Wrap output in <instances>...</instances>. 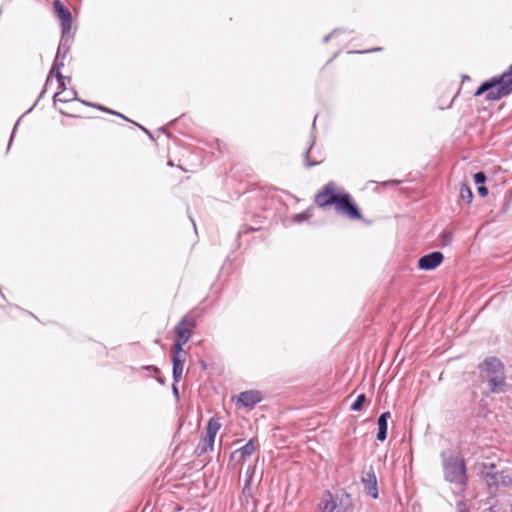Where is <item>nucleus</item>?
<instances>
[{"label": "nucleus", "mask_w": 512, "mask_h": 512, "mask_svg": "<svg viewBox=\"0 0 512 512\" xmlns=\"http://www.w3.org/2000/svg\"><path fill=\"white\" fill-rule=\"evenodd\" d=\"M314 203L321 209L333 206L338 214L351 220L362 219V213L352 195L334 181L326 183L315 194Z\"/></svg>", "instance_id": "obj_1"}, {"label": "nucleus", "mask_w": 512, "mask_h": 512, "mask_svg": "<svg viewBox=\"0 0 512 512\" xmlns=\"http://www.w3.org/2000/svg\"><path fill=\"white\" fill-rule=\"evenodd\" d=\"M478 369L488 394H502L509 390L505 366L500 359L488 357L478 365Z\"/></svg>", "instance_id": "obj_2"}, {"label": "nucleus", "mask_w": 512, "mask_h": 512, "mask_svg": "<svg viewBox=\"0 0 512 512\" xmlns=\"http://www.w3.org/2000/svg\"><path fill=\"white\" fill-rule=\"evenodd\" d=\"M512 93V66L499 76L484 81L475 91V96L486 94L485 99L496 101Z\"/></svg>", "instance_id": "obj_3"}, {"label": "nucleus", "mask_w": 512, "mask_h": 512, "mask_svg": "<svg viewBox=\"0 0 512 512\" xmlns=\"http://www.w3.org/2000/svg\"><path fill=\"white\" fill-rule=\"evenodd\" d=\"M441 458L445 480L458 485L460 490H465L467 486V473L464 459L447 451L441 453Z\"/></svg>", "instance_id": "obj_4"}, {"label": "nucleus", "mask_w": 512, "mask_h": 512, "mask_svg": "<svg viewBox=\"0 0 512 512\" xmlns=\"http://www.w3.org/2000/svg\"><path fill=\"white\" fill-rule=\"evenodd\" d=\"M54 14L60 21L62 35H68L72 28V14L60 0L53 1Z\"/></svg>", "instance_id": "obj_5"}, {"label": "nucleus", "mask_w": 512, "mask_h": 512, "mask_svg": "<svg viewBox=\"0 0 512 512\" xmlns=\"http://www.w3.org/2000/svg\"><path fill=\"white\" fill-rule=\"evenodd\" d=\"M195 327L196 320L193 316L189 314L183 316L174 329L176 338L189 341Z\"/></svg>", "instance_id": "obj_6"}, {"label": "nucleus", "mask_w": 512, "mask_h": 512, "mask_svg": "<svg viewBox=\"0 0 512 512\" xmlns=\"http://www.w3.org/2000/svg\"><path fill=\"white\" fill-rule=\"evenodd\" d=\"M443 260L444 255L440 251H433L419 258L418 267L425 271L433 270L438 267Z\"/></svg>", "instance_id": "obj_7"}, {"label": "nucleus", "mask_w": 512, "mask_h": 512, "mask_svg": "<svg viewBox=\"0 0 512 512\" xmlns=\"http://www.w3.org/2000/svg\"><path fill=\"white\" fill-rule=\"evenodd\" d=\"M262 401L261 392L257 390H248L241 392L237 397V402L245 408L252 409Z\"/></svg>", "instance_id": "obj_8"}, {"label": "nucleus", "mask_w": 512, "mask_h": 512, "mask_svg": "<svg viewBox=\"0 0 512 512\" xmlns=\"http://www.w3.org/2000/svg\"><path fill=\"white\" fill-rule=\"evenodd\" d=\"M495 468V464H489L484 467L482 472L483 480L486 482L491 494L497 491L499 483L498 473L495 471Z\"/></svg>", "instance_id": "obj_9"}, {"label": "nucleus", "mask_w": 512, "mask_h": 512, "mask_svg": "<svg viewBox=\"0 0 512 512\" xmlns=\"http://www.w3.org/2000/svg\"><path fill=\"white\" fill-rule=\"evenodd\" d=\"M362 483L364 485L366 493L374 499L378 498V488H377V478L373 471V468L370 467L369 471L365 473L362 477Z\"/></svg>", "instance_id": "obj_10"}, {"label": "nucleus", "mask_w": 512, "mask_h": 512, "mask_svg": "<svg viewBox=\"0 0 512 512\" xmlns=\"http://www.w3.org/2000/svg\"><path fill=\"white\" fill-rule=\"evenodd\" d=\"M316 119H317V115L314 117V120H313V123H312V131H311L309 147L307 148V150L304 153V162H305V165L307 167H313V166H316V165H318V164H320L322 162V159H318V158H316V157L311 155L313 147L315 145L314 131H315V128H316Z\"/></svg>", "instance_id": "obj_11"}, {"label": "nucleus", "mask_w": 512, "mask_h": 512, "mask_svg": "<svg viewBox=\"0 0 512 512\" xmlns=\"http://www.w3.org/2000/svg\"><path fill=\"white\" fill-rule=\"evenodd\" d=\"M255 450V439L252 438L244 446L233 451L230 459L236 460L237 462H243L247 457L251 456Z\"/></svg>", "instance_id": "obj_12"}, {"label": "nucleus", "mask_w": 512, "mask_h": 512, "mask_svg": "<svg viewBox=\"0 0 512 512\" xmlns=\"http://www.w3.org/2000/svg\"><path fill=\"white\" fill-rule=\"evenodd\" d=\"M391 417L390 412H383L377 419L378 432L376 435V439L380 442H383L387 438V430H388V420Z\"/></svg>", "instance_id": "obj_13"}, {"label": "nucleus", "mask_w": 512, "mask_h": 512, "mask_svg": "<svg viewBox=\"0 0 512 512\" xmlns=\"http://www.w3.org/2000/svg\"><path fill=\"white\" fill-rule=\"evenodd\" d=\"M185 361L186 357H178V355H172V377L175 383H178L181 380Z\"/></svg>", "instance_id": "obj_14"}, {"label": "nucleus", "mask_w": 512, "mask_h": 512, "mask_svg": "<svg viewBox=\"0 0 512 512\" xmlns=\"http://www.w3.org/2000/svg\"><path fill=\"white\" fill-rule=\"evenodd\" d=\"M318 507L320 512H335V510L337 509V504L329 491L325 493Z\"/></svg>", "instance_id": "obj_15"}, {"label": "nucleus", "mask_w": 512, "mask_h": 512, "mask_svg": "<svg viewBox=\"0 0 512 512\" xmlns=\"http://www.w3.org/2000/svg\"><path fill=\"white\" fill-rule=\"evenodd\" d=\"M220 429V424L214 420L210 419L205 428V436L203 438L207 439L210 443L215 442V437L217 432Z\"/></svg>", "instance_id": "obj_16"}, {"label": "nucleus", "mask_w": 512, "mask_h": 512, "mask_svg": "<svg viewBox=\"0 0 512 512\" xmlns=\"http://www.w3.org/2000/svg\"><path fill=\"white\" fill-rule=\"evenodd\" d=\"M70 46H71V39H70L69 34L68 35L61 34V39H60L59 46L57 49V58H62V60H64L67 53L70 50Z\"/></svg>", "instance_id": "obj_17"}, {"label": "nucleus", "mask_w": 512, "mask_h": 512, "mask_svg": "<svg viewBox=\"0 0 512 512\" xmlns=\"http://www.w3.org/2000/svg\"><path fill=\"white\" fill-rule=\"evenodd\" d=\"M61 95H63V96L60 97V93L54 94V96H53L54 105H56L57 102L67 103V102L74 101V100L80 101L77 98V92L73 89L69 90V91H65V93H62Z\"/></svg>", "instance_id": "obj_18"}, {"label": "nucleus", "mask_w": 512, "mask_h": 512, "mask_svg": "<svg viewBox=\"0 0 512 512\" xmlns=\"http://www.w3.org/2000/svg\"><path fill=\"white\" fill-rule=\"evenodd\" d=\"M213 447L214 443H210L207 439L202 438L195 448V453L200 457L208 451H212Z\"/></svg>", "instance_id": "obj_19"}, {"label": "nucleus", "mask_w": 512, "mask_h": 512, "mask_svg": "<svg viewBox=\"0 0 512 512\" xmlns=\"http://www.w3.org/2000/svg\"><path fill=\"white\" fill-rule=\"evenodd\" d=\"M187 342L188 340L175 338L174 344L172 346L173 355H178V357H187V352L183 349V346Z\"/></svg>", "instance_id": "obj_20"}, {"label": "nucleus", "mask_w": 512, "mask_h": 512, "mask_svg": "<svg viewBox=\"0 0 512 512\" xmlns=\"http://www.w3.org/2000/svg\"><path fill=\"white\" fill-rule=\"evenodd\" d=\"M312 217L311 209H306L305 211L295 214L292 216L291 221L294 224H300L305 221H308Z\"/></svg>", "instance_id": "obj_21"}, {"label": "nucleus", "mask_w": 512, "mask_h": 512, "mask_svg": "<svg viewBox=\"0 0 512 512\" xmlns=\"http://www.w3.org/2000/svg\"><path fill=\"white\" fill-rule=\"evenodd\" d=\"M341 506L335 510V512H352L350 496L348 494H344L340 500Z\"/></svg>", "instance_id": "obj_22"}, {"label": "nucleus", "mask_w": 512, "mask_h": 512, "mask_svg": "<svg viewBox=\"0 0 512 512\" xmlns=\"http://www.w3.org/2000/svg\"><path fill=\"white\" fill-rule=\"evenodd\" d=\"M64 66V60H62V58H57V55L55 56V59H54V62L52 64V67H51V70L49 72V76L46 80V84L45 86L48 85L49 81H50V76L53 74V73H57L58 71L60 72V69Z\"/></svg>", "instance_id": "obj_23"}, {"label": "nucleus", "mask_w": 512, "mask_h": 512, "mask_svg": "<svg viewBox=\"0 0 512 512\" xmlns=\"http://www.w3.org/2000/svg\"><path fill=\"white\" fill-rule=\"evenodd\" d=\"M439 241L441 247L449 246L453 241V233L450 231H443L439 235Z\"/></svg>", "instance_id": "obj_24"}, {"label": "nucleus", "mask_w": 512, "mask_h": 512, "mask_svg": "<svg viewBox=\"0 0 512 512\" xmlns=\"http://www.w3.org/2000/svg\"><path fill=\"white\" fill-rule=\"evenodd\" d=\"M246 474H247V478L245 480V484H244L242 492L245 496H250L251 495L250 486H251V482H252L253 469L251 467H249Z\"/></svg>", "instance_id": "obj_25"}, {"label": "nucleus", "mask_w": 512, "mask_h": 512, "mask_svg": "<svg viewBox=\"0 0 512 512\" xmlns=\"http://www.w3.org/2000/svg\"><path fill=\"white\" fill-rule=\"evenodd\" d=\"M460 197L467 203H470L473 199V193L466 184H461Z\"/></svg>", "instance_id": "obj_26"}, {"label": "nucleus", "mask_w": 512, "mask_h": 512, "mask_svg": "<svg viewBox=\"0 0 512 512\" xmlns=\"http://www.w3.org/2000/svg\"><path fill=\"white\" fill-rule=\"evenodd\" d=\"M365 401H366L365 394H359L356 397L355 401L351 404L350 409L352 411H360L362 409V406L365 403Z\"/></svg>", "instance_id": "obj_27"}, {"label": "nucleus", "mask_w": 512, "mask_h": 512, "mask_svg": "<svg viewBox=\"0 0 512 512\" xmlns=\"http://www.w3.org/2000/svg\"><path fill=\"white\" fill-rule=\"evenodd\" d=\"M56 78H57L58 89H59V91L57 93H60V95H61L62 93H65V91H66V84H65L66 78L59 71L56 73Z\"/></svg>", "instance_id": "obj_28"}, {"label": "nucleus", "mask_w": 512, "mask_h": 512, "mask_svg": "<svg viewBox=\"0 0 512 512\" xmlns=\"http://www.w3.org/2000/svg\"><path fill=\"white\" fill-rule=\"evenodd\" d=\"M474 182L478 185H483L487 179L486 174L483 171H478L473 176Z\"/></svg>", "instance_id": "obj_29"}, {"label": "nucleus", "mask_w": 512, "mask_h": 512, "mask_svg": "<svg viewBox=\"0 0 512 512\" xmlns=\"http://www.w3.org/2000/svg\"><path fill=\"white\" fill-rule=\"evenodd\" d=\"M341 33H342L341 29H335L323 38V42L327 43L330 39L337 38Z\"/></svg>", "instance_id": "obj_30"}, {"label": "nucleus", "mask_w": 512, "mask_h": 512, "mask_svg": "<svg viewBox=\"0 0 512 512\" xmlns=\"http://www.w3.org/2000/svg\"><path fill=\"white\" fill-rule=\"evenodd\" d=\"M96 107H97L99 110H101V111H104V112H107V113H110V114L117 115V116H119V117H121V118H123V119H125V120L129 121V119H127L125 116H123L122 114H120V113H118V112H116V111L110 110V109L105 108V107L100 106V105H97Z\"/></svg>", "instance_id": "obj_31"}, {"label": "nucleus", "mask_w": 512, "mask_h": 512, "mask_svg": "<svg viewBox=\"0 0 512 512\" xmlns=\"http://www.w3.org/2000/svg\"><path fill=\"white\" fill-rule=\"evenodd\" d=\"M381 50H382V48H381V47H377V48L367 49V50H363V51H349V53H360V54H365V53L378 52V51H381Z\"/></svg>", "instance_id": "obj_32"}, {"label": "nucleus", "mask_w": 512, "mask_h": 512, "mask_svg": "<svg viewBox=\"0 0 512 512\" xmlns=\"http://www.w3.org/2000/svg\"><path fill=\"white\" fill-rule=\"evenodd\" d=\"M478 193L480 196L485 197L488 195V188L484 185L478 186Z\"/></svg>", "instance_id": "obj_33"}, {"label": "nucleus", "mask_w": 512, "mask_h": 512, "mask_svg": "<svg viewBox=\"0 0 512 512\" xmlns=\"http://www.w3.org/2000/svg\"><path fill=\"white\" fill-rule=\"evenodd\" d=\"M18 124H19V121H18V122L15 124V126H14V129H13L12 134H11V136H10V140H9V144H8V148H7V150H9V149H10V146H11V143H12V141H13L14 134H15V131H16V129H17Z\"/></svg>", "instance_id": "obj_34"}, {"label": "nucleus", "mask_w": 512, "mask_h": 512, "mask_svg": "<svg viewBox=\"0 0 512 512\" xmlns=\"http://www.w3.org/2000/svg\"><path fill=\"white\" fill-rule=\"evenodd\" d=\"M177 383H173L172 385V392H173V395L178 399L179 398V389L176 385Z\"/></svg>", "instance_id": "obj_35"}, {"label": "nucleus", "mask_w": 512, "mask_h": 512, "mask_svg": "<svg viewBox=\"0 0 512 512\" xmlns=\"http://www.w3.org/2000/svg\"><path fill=\"white\" fill-rule=\"evenodd\" d=\"M146 368L147 369H152L155 374L159 373V369L157 367L151 366V367H146Z\"/></svg>", "instance_id": "obj_36"}, {"label": "nucleus", "mask_w": 512, "mask_h": 512, "mask_svg": "<svg viewBox=\"0 0 512 512\" xmlns=\"http://www.w3.org/2000/svg\"><path fill=\"white\" fill-rule=\"evenodd\" d=\"M156 378H157V381H158L159 383H161V384H164V383H165V382H164V379H163V378H161L160 376H157Z\"/></svg>", "instance_id": "obj_37"}, {"label": "nucleus", "mask_w": 512, "mask_h": 512, "mask_svg": "<svg viewBox=\"0 0 512 512\" xmlns=\"http://www.w3.org/2000/svg\"><path fill=\"white\" fill-rule=\"evenodd\" d=\"M459 512H469V510L467 508L463 507V508L459 509Z\"/></svg>", "instance_id": "obj_38"}, {"label": "nucleus", "mask_w": 512, "mask_h": 512, "mask_svg": "<svg viewBox=\"0 0 512 512\" xmlns=\"http://www.w3.org/2000/svg\"><path fill=\"white\" fill-rule=\"evenodd\" d=\"M143 131H145L147 134L150 135L149 131L147 129H145V127L141 126V125H138Z\"/></svg>", "instance_id": "obj_39"}, {"label": "nucleus", "mask_w": 512, "mask_h": 512, "mask_svg": "<svg viewBox=\"0 0 512 512\" xmlns=\"http://www.w3.org/2000/svg\"><path fill=\"white\" fill-rule=\"evenodd\" d=\"M59 112L62 114V115H67V116H71L70 114L64 112L63 110H59Z\"/></svg>", "instance_id": "obj_40"}, {"label": "nucleus", "mask_w": 512, "mask_h": 512, "mask_svg": "<svg viewBox=\"0 0 512 512\" xmlns=\"http://www.w3.org/2000/svg\"><path fill=\"white\" fill-rule=\"evenodd\" d=\"M82 103H84L85 105L87 106H93L92 104L88 103V102H85V101H81Z\"/></svg>", "instance_id": "obj_41"}, {"label": "nucleus", "mask_w": 512, "mask_h": 512, "mask_svg": "<svg viewBox=\"0 0 512 512\" xmlns=\"http://www.w3.org/2000/svg\"><path fill=\"white\" fill-rule=\"evenodd\" d=\"M488 512H495V511H494L493 507H490V508L488 509Z\"/></svg>", "instance_id": "obj_42"}, {"label": "nucleus", "mask_w": 512, "mask_h": 512, "mask_svg": "<svg viewBox=\"0 0 512 512\" xmlns=\"http://www.w3.org/2000/svg\"><path fill=\"white\" fill-rule=\"evenodd\" d=\"M503 483H512L511 480H503Z\"/></svg>", "instance_id": "obj_43"}, {"label": "nucleus", "mask_w": 512, "mask_h": 512, "mask_svg": "<svg viewBox=\"0 0 512 512\" xmlns=\"http://www.w3.org/2000/svg\"><path fill=\"white\" fill-rule=\"evenodd\" d=\"M503 483H512L511 480H503Z\"/></svg>", "instance_id": "obj_44"}, {"label": "nucleus", "mask_w": 512, "mask_h": 512, "mask_svg": "<svg viewBox=\"0 0 512 512\" xmlns=\"http://www.w3.org/2000/svg\"><path fill=\"white\" fill-rule=\"evenodd\" d=\"M503 483H512L511 480H503Z\"/></svg>", "instance_id": "obj_45"}, {"label": "nucleus", "mask_w": 512, "mask_h": 512, "mask_svg": "<svg viewBox=\"0 0 512 512\" xmlns=\"http://www.w3.org/2000/svg\"><path fill=\"white\" fill-rule=\"evenodd\" d=\"M192 223H193V226L194 228L196 229V223L191 219Z\"/></svg>", "instance_id": "obj_46"}, {"label": "nucleus", "mask_w": 512, "mask_h": 512, "mask_svg": "<svg viewBox=\"0 0 512 512\" xmlns=\"http://www.w3.org/2000/svg\"><path fill=\"white\" fill-rule=\"evenodd\" d=\"M247 231H248V230H245V231H238V234L240 235L241 233H243V232H245V233H246Z\"/></svg>", "instance_id": "obj_47"}, {"label": "nucleus", "mask_w": 512, "mask_h": 512, "mask_svg": "<svg viewBox=\"0 0 512 512\" xmlns=\"http://www.w3.org/2000/svg\"><path fill=\"white\" fill-rule=\"evenodd\" d=\"M510 511L512 512V503H511V506H510Z\"/></svg>", "instance_id": "obj_48"}]
</instances>
